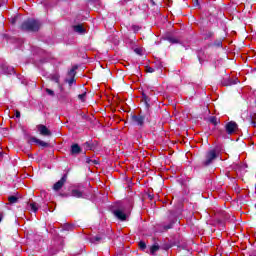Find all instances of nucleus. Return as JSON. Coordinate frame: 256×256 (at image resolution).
<instances>
[{
	"instance_id": "f257e3e1",
	"label": "nucleus",
	"mask_w": 256,
	"mask_h": 256,
	"mask_svg": "<svg viewBox=\"0 0 256 256\" xmlns=\"http://www.w3.org/2000/svg\"><path fill=\"white\" fill-rule=\"evenodd\" d=\"M131 207V202L122 203L118 205L116 209L113 210V214L120 221H127V217L131 215Z\"/></svg>"
},
{
	"instance_id": "f03ea898",
	"label": "nucleus",
	"mask_w": 256,
	"mask_h": 256,
	"mask_svg": "<svg viewBox=\"0 0 256 256\" xmlns=\"http://www.w3.org/2000/svg\"><path fill=\"white\" fill-rule=\"evenodd\" d=\"M41 22L35 19H28L21 25L22 31H39Z\"/></svg>"
},
{
	"instance_id": "7ed1b4c3",
	"label": "nucleus",
	"mask_w": 256,
	"mask_h": 256,
	"mask_svg": "<svg viewBox=\"0 0 256 256\" xmlns=\"http://www.w3.org/2000/svg\"><path fill=\"white\" fill-rule=\"evenodd\" d=\"M71 197H76V199H83L85 198V187L83 185L75 186L71 192Z\"/></svg>"
},
{
	"instance_id": "20e7f679",
	"label": "nucleus",
	"mask_w": 256,
	"mask_h": 256,
	"mask_svg": "<svg viewBox=\"0 0 256 256\" xmlns=\"http://www.w3.org/2000/svg\"><path fill=\"white\" fill-rule=\"evenodd\" d=\"M131 119L134 125H137L138 127H143V125H145V121H149L147 114L132 115Z\"/></svg>"
},
{
	"instance_id": "39448f33",
	"label": "nucleus",
	"mask_w": 256,
	"mask_h": 256,
	"mask_svg": "<svg viewBox=\"0 0 256 256\" xmlns=\"http://www.w3.org/2000/svg\"><path fill=\"white\" fill-rule=\"evenodd\" d=\"M216 159H217V152L215 150H210L206 154V158L203 161V165L207 167L211 165V163H213V161H215Z\"/></svg>"
},
{
	"instance_id": "423d86ee",
	"label": "nucleus",
	"mask_w": 256,
	"mask_h": 256,
	"mask_svg": "<svg viewBox=\"0 0 256 256\" xmlns=\"http://www.w3.org/2000/svg\"><path fill=\"white\" fill-rule=\"evenodd\" d=\"M0 69L5 75H15V68L13 66H9L7 63L0 64Z\"/></svg>"
},
{
	"instance_id": "0eeeda50",
	"label": "nucleus",
	"mask_w": 256,
	"mask_h": 256,
	"mask_svg": "<svg viewBox=\"0 0 256 256\" xmlns=\"http://www.w3.org/2000/svg\"><path fill=\"white\" fill-rule=\"evenodd\" d=\"M237 83H239V79L238 78H231V77H226L222 80L221 84L224 87H231V85H237Z\"/></svg>"
},
{
	"instance_id": "6e6552de",
	"label": "nucleus",
	"mask_w": 256,
	"mask_h": 256,
	"mask_svg": "<svg viewBox=\"0 0 256 256\" xmlns=\"http://www.w3.org/2000/svg\"><path fill=\"white\" fill-rule=\"evenodd\" d=\"M65 183H67V174H64L62 176V178L53 185V190L61 191V189H63V185H65Z\"/></svg>"
},
{
	"instance_id": "1a4fd4ad",
	"label": "nucleus",
	"mask_w": 256,
	"mask_h": 256,
	"mask_svg": "<svg viewBox=\"0 0 256 256\" xmlns=\"http://www.w3.org/2000/svg\"><path fill=\"white\" fill-rule=\"evenodd\" d=\"M225 129H226V133L228 135H233V133H235V131H237L238 126L234 121H230L226 124Z\"/></svg>"
},
{
	"instance_id": "9d476101",
	"label": "nucleus",
	"mask_w": 256,
	"mask_h": 256,
	"mask_svg": "<svg viewBox=\"0 0 256 256\" xmlns=\"http://www.w3.org/2000/svg\"><path fill=\"white\" fill-rule=\"evenodd\" d=\"M37 129H38L40 135H43L44 137H50L51 130L49 128H47V126L40 124L37 126Z\"/></svg>"
},
{
	"instance_id": "9b49d317",
	"label": "nucleus",
	"mask_w": 256,
	"mask_h": 256,
	"mask_svg": "<svg viewBox=\"0 0 256 256\" xmlns=\"http://www.w3.org/2000/svg\"><path fill=\"white\" fill-rule=\"evenodd\" d=\"M81 153V147L79 144H73L71 146V155H79Z\"/></svg>"
},
{
	"instance_id": "f8f14e48",
	"label": "nucleus",
	"mask_w": 256,
	"mask_h": 256,
	"mask_svg": "<svg viewBox=\"0 0 256 256\" xmlns=\"http://www.w3.org/2000/svg\"><path fill=\"white\" fill-rule=\"evenodd\" d=\"M32 143H38L41 147H49V144L43 140L37 139L35 137L31 138Z\"/></svg>"
},
{
	"instance_id": "ddd939ff",
	"label": "nucleus",
	"mask_w": 256,
	"mask_h": 256,
	"mask_svg": "<svg viewBox=\"0 0 256 256\" xmlns=\"http://www.w3.org/2000/svg\"><path fill=\"white\" fill-rule=\"evenodd\" d=\"M161 249V246H159V244L154 243L151 247H150V253L151 255H155L157 253V251H159Z\"/></svg>"
},
{
	"instance_id": "4468645a",
	"label": "nucleus",
	"mask_w": 256,
	"mask_h": 256,
	"mask_svg": "<svg viewBox=\"0 0 256 256\" xmlns=\"http://www.w3.org/2000/svg\"><path fill=\"white\" fill-rule=\"evenodd\" d=\"M90 243H93L94 245H97L98 243H101V237L100 236L90 237Z\"/></svg>"
},
{
	"instance_id": "2eb2a0df",
	"label": "nucleus",
	"mask_w": 256,
	"mask_h": 256,
	"mask_svg": "<svg viewBox=\"0 0 256 256\" xmlns=\"http://www.w3.org/2000/svg\"><path fill=\"white\" fill-rule=\"evenodd\" d=\"M29 207H30L31 211H33V213H37V211H39V206L35 202H31L29 204Z\"/></svg>"
},
{
	"instance_id": "dca6fc26",
	"label": "nucleus",
	"mask_w": 256,
	"mask_h": 256,
	"mask_svg": "<svg viewBox=\"0 0 256 256\" xmlns=\"http://www.w3.org/2000/svg\"><path fill=\"white\" fill-rule=\"evenodd\" d=\"M74 31L76 33H85V28H83L82 25H76V26H74Z\"/></svg>"
},
{
	"instance_id": "f3484780",
	"label": "nucleus",
	"mask_w": 256,
	"mask_h": 256,
	"mask_svg": "<svg viewBox=\"0 0 256 256\" xmlns=\"http://www.w3.org/2000/svg\"><path fill=\"white\" fill-rule=\"evenodd\" d=\"M78 99L82 102L85 103V100L87 99V92H84L82 94L78 95Z\"/></svg>"
},
{
	"instance_id": "a211bd4d",
	"label": "nucleus",
	"mask_w": 256,
	"mask_h": 256,
	"mask_svg": "<svg viewBox=\"0 0 256 256\" xmlns=\"http://www.w3.org/2000/svg\"><path fill=\"white\" fill-rule=\"evenodd\" d=\"M209 122L212 123V125H218L219 119H217L216 116H212L209 118Z\"/></svg>"
},
{
	"instance_id": "6ab92c4d",
	"label": "nucleus",
	"mask_w": 256,
	"mask_h": 256,
	"mask_svg": "<svg viewBox=\"0 0 256 256\" xmlns=\"http://www.w3.org/2000/svg\"><path fill=\"white\" fill-rule=\"evenodd\" d=\"M75 71H77V66H74L69 72V77H75Z\"/></svg>"
},
{
	"instance_id": "aec40b11",
	"label": "nucleus",
	"mask_w": 256,
	"mask_h": 256,
	"mask_svg": "<svg viewBox=\"0 0 256 256\" xmlns=\"http://www.w3.org/2000/svg\"><path fill=\"white\" fill-rule=\"evenodd\" d=\"M8 201H9V203H17V201H19V198H17L16 196H10L9 198H8Z\"/></svg>"
},
{
	"instance_id": "412c9836",
	"label": "nucleus",
	"mask_w": 256,
	"mask_h": 256,
	"mask_svg": "<svg viewBox=\"0 0 256 256\" xmlns=\"http://www.w3.org/2000/svg\"><path fill=\"white\" fill-rule=\"evenodd\" d=\"M71 229H73L71 224H64L63 231H71Z\"/></svg>"
},
{
	"instance_id": "4be33fe9",
	"label": "nucleus",
	"mask_w": 256,
	"mask_h": 256,
	"mask_svg": "<svg viewBox=\"0 0 256 256\" xmlns=\"http://www.w3.org/2000/svg\"><path fill=\"white\" fill-rule=\"evenodd\" d=\"M138 245L142 251H145V249H147V244H145V242L143 241H140Z\"/></svg>"
},
{
	"instance_id": "5701e85b",
	"label": "nucleus",
	"mask_w": 256,
	"mask_h": 256,
	"mask_svg": "<svg viewBox=\"0 0 256 256\" xmlns=\"http://www.w3.org/2000/svg\"><path fill=\"white\" fill-rule=\"evenodd\" d=\"M142 99L145 101V104L149 103V96H147L145 93H142Z\"/></svg>"
},
{
	"instance_id": "b1692460",
	"label": "nucleus",
	"mask_w": 256,
	"mask_h": 256,
	"mask_svg": "<svg viewBox=\"0 0 256 256\" xmlns=\"http://www.w3.org/2000/svg\"><path fill=\"white\" fill-rule=\"evenodd\" d=\"M46 93H48V95H50L51 97H55V92L49 88L46 89Z\"/></svg>"
},
{
	"instance_id": "393cba45",
	"label": "nucleus",
	"mask_w": 256,
	"mask_h": 256,
	"mask_svg": "<svg viewBox=\"0 0 256 256\" xmlns=\"http://www.w3.org/2000/svg\"><path fill=\"white\" fill-rule=\"evenodd\" d=\"M168 41H169L170 43H178L177 39H175V38H173V37H169V38H168Z\"/></svg>"
},
{
	"instance_id": "a878e982",
	"label": "nucleus",
	"mask_w": 256,
	"mask_h": 256,
	"mask_svg": "<svg viewBox=\"0 0 256 256\" xmlns=\"http://www.w3.org/2000/svg\"><path fill=\"white\" fill-rule=\"evenodd\" d=\"M75 83V77H71V79L68 80L69 85H73Z\"/></svg>"
},
{
	"instance_id": "bb28decb",
	"label": "nucleus",
	"mask_w": 256,
	"mask_h": 256,
	"mask_svg": "<svg viewBox=\"0 0 256 256\" xmlns=\"http://www.w3.org/2000/svg\"><path fill=\"white\" fill-rule=\"evenodd\" d=\"M173 223H175V221H172L168 226H164V229H171V227H173Z\"/></svg>"
},
{
	"instance_id": "cd10ccee",
	"label": "nucleus",
	"mask_w": 256,
	"mask_h": 256,
	"mask_svg": "<svg viewBox=\"0 0 256 256\" xmlns=\"http://www.w3.org/2000/svg\"><path fill=\"white\" fill-rule=\"evenodd\" d=\"M57 251L59 250L50 249V255H57Z\"/></svg>"
},
{
	"instance_id": "c85d7f7f",
	"label": "nucleus",
	"mask_w": 256,
	"mask_h": 256,
	"mask_svg": "<svg viewBox=\"0 0 256 256\" xmlns=\"http://www.w3.org/2000/svg\"><path fill=\"white\" fill-rule=\"evenodd\" d=\"M134 51H135V53H137V55H141V49L136 48Z\"/></svg>"
},
{
	"instance_id": "c756f323",
	"label": "nucleus",
	"mask_w": 256,
	"mask_h": 256,
	"mask_svg": "<svg viewBox=\"0 0 256 256\" xmlns=\"http://www.w3.org/2000/svg\"><path fill=\"white\" fill-rule=\"evenodd\" d=\"M53 81H55L56 83H59V76H54Z\"/></svg>"
},
{
	"instance_id": "7c9ffc66",
	"label": "nucleus",
	"mask_w": 256,
	"mask_h": 256,
	"mask_svg": "<svg viewBox=\"0 0 256 256\" xmlns=\"http://www.w3.org/2000/svg\"><path fill=\"white\" fill-rule=\"evenodd\" d=\"M195 7H199V0H194Z\"/></svg>"
},
{
	"instance_id": "2f4dec72",
	"label": "nucleus",
	"mask_w": 256,
	"mask_h": 256,
	"mask_svg": "<svg viewBox=\"0 0 256 256\" xmlns=\"http://www.w3.org/2000/svg\"><path fill=\"white\" fill-rule=\"evenodd\" d=\"M16 117H17V119H19V117H21V112L16 111Z\"/></svg>"
},
{
	"instance_id": "473e14b6",
	"label": "nucleus",
	"mask_w": 256,
	"mask_h": 256,
	"mask_svg": "<svg viewBox=\"0 0 256 256\" xmlns=\"http://www.w3.org/2000/svg\"><path fill=\"white\" fill-rule=\"evenodd\" d=\"M1 221H3V214L2 213H0V223H1Z\"/></svg>"
},
{
	"instance_id": "72a5a7b5",
	"label": "nucleus",
	"mask_w": 256,
	"mask_h": 256,
	"mask_svg": "<svg viewBox=\"0 0 256 256\" xmlns=\"http://www.w3.org/2000/svg\"><path fill=\"white\" fill-rule=\"evenodd\" d=\"M149 73H153V68H149Z\"/></svg>"
},
{
	"instance_id": "f704fd0d",
	"label": "nucleus",
	"mask_w": 256,
	"mask_h": 256,
	"mask_svg": "<svg viewBox=\"0 0 256 256\" xmlns=\"http://www.w3.org/2000/svg\"><path fill=\"white\" fill-rule=\"evenodd\" d=\"M169 247H170V246H166V247H164V249L167 251V249H169Z\"/></svg>"
},
{
	"instance_id": "c9c22d12",
	"label": "nucleus",
	"mask_w": 256,
	"mask_h": 256,
	"mask_svg": "<svg viewBox=\"0 0 256 256\" xmlns=\"http://www.w3.org/2000/svg\"><path fill=\"white\" fill-rule=\"evenodd\" d=\"M0 157H3V153L2 152H0Z\"/></svg>"
},
{
	"instance_id": "e433bc0d",
	"label": "nucleus",
	"mask_w": 256,
	"mask_h": 256,
	"mask_svg": "<svg viewBox=\"0 0 256 256\" xmlns=\"http://www.w3.org/2000/svg\"><path fill=\"white\" fill-rule=\"evenodd\" d=\"M212 35H213V33H210V34H209V37H211Z\"/></svg>"
}]
</instances>
